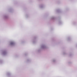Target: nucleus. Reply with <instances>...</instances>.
I'll return each mask as SVG.
<instances>
[{
  "mask_svg": "<svg viewBox=\"0 0 77 77\" xmlns=\"http://www.w3.org/2000/svg\"><path fill=\"white\" fill-rule=\"evenodd\" d=\"M46 45L45 44H42L40 46L41 49H45V48H46Z\"/></svg>",
  "mask_w": 77,
  "mask_h": 77,
  "instance_id": "f257e3e1",
  "label": "nucleus"
},
{
  "mask_svg": "<svg viewBox=\"0 0 77 77\" xmlns=\"http://www.w3.org/2000/svg\"><path fill=\"white\" fill-rule=\"evenodd\" d=\"M15 44V42L14 41H11L10 44V45L11 46H14Z\"/></svg>",
  "mask_w": 77,
  "mask_h": 77,
  "instance_id": "f03ea898",
  "label": "nucleus"
},
{
  "mask_svg": "<svg viewBox=\"0 0 77 77\" xmlns=\"http://www.w3.org/2000/svg\"><path fill=\"white\" fill-rule=\"evenodd\" d=\"M2 53L3 55H6L7 54V52L6 51H2Z\"/></svg>",
  "mask_w": 77,
  "mask_h": 77,
  "instance_id": "7ed1b4c3",
  "label": "nucleus"
},
{
  "mask_svg": "<svg viewBox=\"0 0 77 77\" xmlns=\"http://www.w3.org/2000/svg\"><path fill=\"white\" fill-rule=\"evenodd\" d=\"M44 7V5H39V8L40 9H42Z\"/></svg>",
  "mask_w": 77,
  "mask_h": 77,
  "instance_id": "20e7f679",
  "label": "nucleus"
},
{
  "mask_svg": "<svg viewBox=\"0 0 77 77\" xmlns=\"http://www.w3.org/2000/svg\"><path fill=\"white\" fill-rule=\"evenodd\" d=\"M3 17L4 18H8V16L7 15H5L3 16Z\"/></svg>",
  "mask_w": 77,
  "mask_h": 77,
  "instance_id": "39448f33",
  "label": "nucleus"
},
{
  "mask_svg": "<svg viewBox=\"0 0 77 77\" xmlns=\"http://www.w3.org/2000/svg\"><path fill=\"white\" fill-rule=\"evenodd\" d=\"M56 60L55 59H53L52 60H51V61L52 62H56Z\"/></svg>",
  "mask_w": 77,
  "mask_h": 77,
  "instance_id": "423d86ee",
  "label": "nucleus"
},
{
  "mask_svg": "<svg viewBox=\"0 0 77 77\" xmlns=\"http://www.w3.org/2000/svg\"><path fill=\"white\" fill-rule=\"evenodd\" d=\"M54 18V17H52V19H53Z\"/></svg>",
  "mask_w": 77,
  "mask_h": 77,
  "instance_id": "0eeeda50",
  "label": "nucleus"
},
{
  "mask_svg": "<svg viewBox=\"0 0 77 77\" xmlns=\"http://www.w3.org/2000/svg\"><path fill=\"white\" fill-rule=\"evenodd\" d=\"M35 40H34V41L33 42L34 43H35Z\"/></svg>",
  "mask_w": 77,
  "mask_h": 77,
  "instance_id": "6e6552de",
  "label": "nucleus"
},
{
  "mask_svg": "<svg viewBox=\"0 0 77 77\" xmlns=\"http://www.w3.org/2000/svg\"><path fill=\"white\" fill-rule=\"evenodd\" d=\"M61 22H60L59 23V24H60V23H61Z\"/></svg>",
  "mask_w": 77,
  "mask_h": 77,
  "instance_id": "1a4fd4ad",
  "label": "nucleus"
},
{
  "mask_svg": "<svg viewBox=\"0 0 77 77\" xmlns=\"http://www.w3.org/2000/svg\"><path fill=\"white\" fill-rule=\"evenodd\" d=\"M63 54H65V53H63Z\"/></svg>",
  "mask_w": 77,
  "mask_h": 77,
  "instance_id": "9d476101",
  "label": "nucleus"
}]
</instances>
